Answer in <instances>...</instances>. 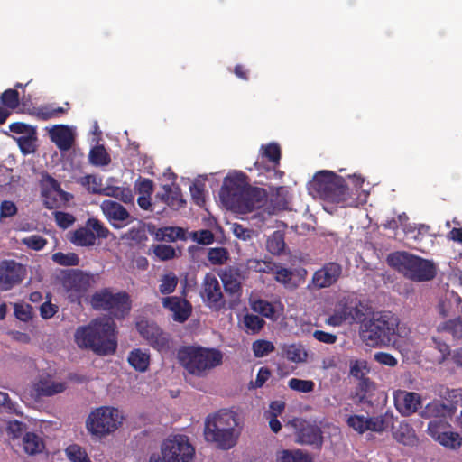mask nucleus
<instances>
[{
  "instance_id": "obj_1",
  "label": "nucleus",
  "mask_w": 462,
  "mask_h": 462,
  "mask_svg": "<svg viewBox=\"0 0 462 462\" xmlns=\"http://www.w3.org/2000/svg\"><path fill=\"white\" fill-rule=\"evenodd\" d=\"M219 196L226 206L240 213L260 208L267 200L266 190L251 186L247 175L242 171L225 178Z\"/></svg>"
},
{
  "instance_id": "obj_2",
  "label": "nucleus",
  "mask_w": 462,
  "mask_h": 462,
  "mask_svg": "<svg viewBox=\"0 0 462 462\" xmlns=\"http://www.w3.org/2000/svg\"><path fill=\"white\" fill-rule=\"evenodd\" d=\"M75 342L79 348L90 349L98 356L112 355L117 348L116 324L103 316L76 329Z\"/></svg>"
},
{
  "instance_id": "obj_3",
  "label": "nucleus",
  "mask_w": 462,
  "mask_h": 462,
  "mask_svg": "<svg viewBox=\"0 0 462 462\" xmlns=\"http://www.w3.org/2000/svg\"><path fill=\"white\" fill-rule=\"evenodd\" d=\"M310 186L323 200L341 204L342 207L357 206L356 198L352 196L345 179L333 171H319L314 175Z\"/></svg>"
},
{
  "instance_id": "obj_4",
  "label": "nucleus",
  "mask_w": 462,
  "mask_h": 462,
  "mask_svg": "<svg viewBox=\"0 0 462 462\" xmlns=\"http://www.w3.org/2000/svg\"><path fill=\"white\" fill-rule=\"evenodd\" d=\"M399 323V318L390 311L376 312L363 322L360 335L368 346H387L395 341Z\"/></svg>"
},
{
  "instance_id": "obj_5",
  "label": "nucleus",
  "mask_w": 462,
  "mask_h": 462,
  "mask_svg": "<svg viewBox=\"0 0 462 462\" xmlns=\"http://www.w3.org/2000/svg\"><path fill=\"white\" fill-rule=\"evenodd\" d=\"M388 263L413 282H429L437 275V265L408 252H395L388 256Z\"/></svg>"
},
{
  "instance_id": "obj_6",
  "label": "nucleus",
  "mask_w": 462,
  "mask_h": 462,
  "mask_svg": "<svg viewBox=\"0 0 462 462\" xmlns=\"http://www.w3.org/2000/svg\"><path fill=\"white\" fill-rule=\"evenodd\" d=\"M222 353L199 346H182L178 351L180 364L191 374L202 377L222 363Z\"/></svg>"
},
{
  "instance_id": "obj_7",
  "label": "nucleus",
  "mask_w": 462,
  "mask_h": 462,
  "mask_svg": "<svg viewBox=\"0 0 462 462\" xmlns=\"http://www.w3.org/2000/svg\"><path fill=\"white\" fill-rule=\"evenodd\" d=\"M90 305L96 310L108 311L116 319H125L132 309V300L126 291L113 293L112 289L97 291L90 298Z\"/></svg>"
},
{
  "instance_id": "obj_8",
  "label": "nucleus",
  "mask_w": 462,
  "mask_h": 462,
  "mask_svg": "<svg viewBox=\"0 0 462 462\" xmlns=\"http://www.w3.org/2000/svg\"><path fill=\"white\" fill-rule=\"evenodd\" d=\"M195 448L185 435H173L161 445V454H152L149 462H192Z\"/></svg>"
},
{
  "instance_id": "obj_9",
  "label": "nucleus",
  "mask_w": 462,
  "mask_h": 462,
  "mask_svg": "<svg viewBox=\"0 0 462 462\" xmlns=\"http://www.w3.org/2000/svg\"><path fill=\"white\" fill-rule=\"evenodd\" d=\"M122 419L116 408L101 406L89 413L86 428L90 434L103 437L116 430L122 424Z\"/></svg>"
},
{
  "instance_id": "obj_10",
  "label": "nucleus",
  "mask_w": 462,
  "mask_h": 462,
  "mask_svg": "<svg viewBox=\"0 0 462 462\" xmlns=\"http://www.w3.org/2000/svg\"><path fill=\"white\" fill-rule=\"evenodd\" d=\"M97 278V274L79 269L65 270L62 272L61 284L69 301L80 302L89 288L96 284Z\"/></svg>"
},
{
  "instance_id": "obj_11",
  "label": "nucleus",
  "mask_w": 462,
  "mask_h": 462,
  "mask_svg": "<svg viewBox=\"0 0 462 462\" xmlns=\"http://www.w3.org/2000/svg\"><path fill=\"white\" fill-rule=\"evenodd\" d=\"M360 300L353 295L342 297L335 305L333 313L328 318L327 324L339 327L343 324L352 325L361 322L365 313Z\"/></svg>"
},
{
  "instance_id": "obj_12",
  "label": "nucleus",
  "mask_w": 462,
  "mask_h": 462,
  "mask_svg": "<svg viewBox=\"0 0 462 462\" xmlns=\"http://www.w3.org/2000/svg\"><path fill=\"white\" fill-rule=\"evenodd\" d=\"M135 327L141 337L157 351L167 353L172 347L170 334L163 331L155 322L143 319L136 322Z\"/></svg>"
},
{
  "instance_id": "obj_13",
  "label": "nucleus",
  "mask_w": 462,
  "mask_h": 462,
  "mask_svg": "<svg viewBox=\"0 0 462 462\" xmlns=\"http://www.w3.org/2000/svg\"><path fill=\"white\" fill-rule=\"evenodd\" d=\"M343 266L337 262H328L314 272L307 284L310 291H319L335 285L342 277Z\"/></svg>"
},
{
  "instance_id": "obj_14",
  "label": "nucleus",
  "mask_w": 462,
  "mask_h": 462,
  "mask_svg": "<svg viewBox=\"0 0 462 462\" xmlns=\"http://www.w3.org/2000/svg\"><path fill=\"white\" fill-rule=\"evenodd\" d=\"M290 423L295 429L297 443L310 446L316 449L322 448L323 432L318 425L300 418H294Z\"/></svg>"
},
{
  "instance_id": "obj_15",
  "label": "nucleus",
  "mask_w": 462,
  "mask_h": 462,
  "mask_svg": "<svg viewBox=\"0 0 462 462\" xmlns=\"http://www.w3.org/2000/svg\"><path fill=\"white\" fill-rule=\"evenodd\" d=\"M43 205L49 209L59 208L72 199V195L64 191L60 184L51 176L46 175L42 181Z\"/></svg>"
},
{
  "instance_id": "obj_16",
  "label": "nucleus",
  "mask_w": 462,
  "mask_h": 462,
  "mask_svg": "<svg viewBox=\"0 0 462 462\" xmlns=\"http://www.w3.org/2000/svg\"><path fill=\"white\" fill-rule=\"evenodd\" d=\"M242 273L239 268L231 267L221 275L225 292L227 296L229 309H235L240 304L242 296Z\"/></svg>"
},
{
  "instance_id": "obj_17",
  "label": "nucleus",
  "mask_w": 462,
  "mask_h": 462,
  "mask_svg": "<svg viewBox=\"0 0 462 462\" xmlns=\"http://www.w3.org/2000/svg\"><path fill=\"white\" fill-rule=\"evenodd\" d=\"M370 367L368 363L363 359H356L350 362L349 374L358 381L356 388V395L363 401L368 393L374 390V383L368 377Z\"/></svg>"
},
{
  "instance_id": "obj_18",
  "label": "nucleus",
  "mask_w": 462,
  "mask_h": 462,
  "mask_svg": "<svg viewBox=\"0 0 462 462\" xmlns=\"http://www.w3.org/2000/svg\"><path fill=\"white\" fill-rule=\"evenodd\" d=\"M26 275L25 267L14 260H4L0 263V289L11 290L19 284Z\"/></svg>"
},
{
  "instance_id": "obj_19",
  "label": "nucleus",
  "mask_w": 462,
  "mask_h": 462,
  "mask_svg": "<svg viewBox=\"0 0 462 462\" xmlns=\"http://www.w3.org/2000/svg\"><path fill=\"white\" fill-rule=\"evenodd\" d=\"M201 297L211 309L219 310L226 307V300L224 299L220 283L212 273H207L204 278Z\"/></svg>"
},
{
  "instance_id": "obj_20",
  "label": "nucleus",
  "mask_w": 462,
  "mask_h": 462,
  "mask_svg": "<svg viewBox=\"0 0 462 462\" xmlns=\"http://www.w3.org/2000/svg\"><path fill=\"white\" fill-rule=\"evenodd\" d=\"M240 431H229L225 429L209 427L205 423L204 435L208 442L215 443L216 446L223 450H227L236 446Z\"/></svg>"
},
{
  "instance_id": "obj_21",
  "label": "nucleus",
  "mask_w": 462,
  "mask_h": 462,
  "mask_svg": "<svg viewBox=\"0 0 462 462\" xmlns=\"http://www.w3.org/2000/svg\"><path fill=\"white\" fill-rule=\"evenodd\" d=\"M162 304L164 309L172 312V319L179 323H184L192 313L191 303L178 296H167L162 298Z\"/></svg>"
},
{
  "instance_id": "obj_22",
  "label": "nucleus",
  "mask_w": 462,
  "mask_h": 462,
  "mask_svg": "<svg viewBox=\"0 0 462 462\" xmlns=\"http://www.w3.org/2000/svg\"><path fill=\"white\" fill-rule=\"evenodd\" d=\"M393 398L396 409L403 416L415 413L421 405V397L417 393L398 390Z\"/></svg>"
},
{
  "instance_id": "obj_23",
  "label": "nucleus",
  "mask_w": 462,
  "mask_h": 462,
  "mask_svg": "<svg viewBox=\"0 0 462 462\" xmlns=\"http://www.w3.org/2000/svg\"><path fill=\"white\" fill-rule=\"evenodd\" d=\"M100 207L106 217L116 228L125 226L124 222L130 217L126 208L116 201L106 199L101 203Z\"/></svg>"
},
{
  "instance_id": "obj_24",
  "label": "nucleus",
  "mask_w": 462,
  "mask_h": 462,
  "mask_svg": "<svg viewBox=\"0 0 462 462\" xmlns=\"http://www.w3.org/2000/svg\"><path fill=\"white\" fill-rule=\"evenodd\" d=\"M209 427L225 429L229 431H239L237 414L230 410L222 409L214 415H209L206 419V422Z\"/></svg>"
},
{
  "instance_id": "obj_25",
  "label": "nucleus",
  "mask_w": 462,
  "mask_h": 462,
  "mask_svg": "<svg viewBox=\"0 0 462 462\" xmlns=\"http://www.w3.org/2000/svg\"><path fill=\"white\" fill-rule=\"evenodd\" d=\"M156 198L173 210H179L186 205V200L183 199L181 189L178 185H163L162 192L157 193Z\"/></svg>"
},
{
  "instance_id": "obj_26",
  "label": "nucleus",
  "mask_w": 462,
  "mask_h": 462,
  "mask_svg": "<svg viewBox=\"0 0 462 462\" xmlns=\"http://www.w3.org/2000/svg\"><path fill=\"white\" fill-rule=\"evenodd\" d=\"M50 138L60 151L69 150L74 143V135L68 125H58L50 131Z\"/></svg>"
},
{
  "instance_id": "obj_27",
  "label": "nucleus",
  "mask_w": 462,
  "mask_h": 462,
  "mask_svg": "<svg viewBox=\"0 0 462 462\" xmlns=\"http://www.w3.org/2000/svg\"><path fill=\"white\" fill-rule=\"evenodd\" d=\"M453 413L454 408L451 405L446 404L439 400H434L425 406L421 411V416L429 419L431 418L432 420H447Z\"/></svg>"
},
{
  "instance_id": "obj_28",
  "label": "nucleus",
  "mask_w": 462,
  "mask_h": 462,
  "mask_svg": "<svg viewBox=\"0 0 462 462\" xmlns=\"http://www.w3.org/2000/svg\"><path fill=\"white\" fill-rule=\"evenodd\" d=\"M33 389L38 397L52 396L62 393L66 389V383L61 382L51 381L48 378L40 379L34 385Z\"/></svg>"
},
{
  "instance_id": "obj_29",
  "label": "nucleus",
  "mask_w": 462,
  "mask_h": 462,
  "mask_svg": "<svg viewBox=\"0 0 462 462\" xmlns=\"http://www.w3.org/2000/svg\"><path fill=\"white\" fill-rule=\"evenodd\" d=\"M276 462H313L312 457L301 449H282L276 452Z\"/></svg>"
},
{
  "instance_id": "obj_30",
  "label": "nucleus",
  "mask_w": 462,
  "mask_h": 462,
  "mask_svg": "<svg viewBox=\"0 0 462 462\" xmlns=\"http://www.w3.org/2000/svg\"><path fill=\"white\" fill-rule=\"evenodd\" d=\"M393 436L397 442L405 446H413L417 441L414 430L407 423H400Z\"/></svg>"
},
{
  "instance_id": "obj_31",
  "label": "nucleus",
  "mask_w": 462,
  "mask_h": 462,
  "mask_svg": "<svg viewBox=\"0 0 462 462\" xmlns=\"http://www.w3.org/2000/svg\"><path fill=\"white\" fill-rule=\"evenodd\" d=\"M127 360L136 371L145 372L150 365V355L140 348H136L129 353Z\"/></svg>"
},
{
  "instance_id": "obj_32",
  "label": "nucleus",
  "mask_w": 462,
  "mask_h": 462,
  "mask_svg": "<svg viewBox=\"0 0 462 462\" xmlns=\"http://www.w3.org/2000/svg\"><path fill=\"white\" fill-rule=\"evenodd\" d=\"M70 242L79 246H90L96 243V236L86 225L85 227H79L72 233Z\"/></svg>"
},
{
  "instance_id": "obj_33",
  "label": "nucleus",
  "mask_w": 462,
  "mask_h": 462,
  "mask_svg": "<svg viewBox=\"0 0 462 462\" xmlns=\"http://www.w3.org/2000/svg\"><path fill=\"white\" fill-rule=\"evenodd\" d=\"M24 451L29 455L41 453L44 449L43 440L34 432H26L23 438Z\"/></svg>"
},
{
  "instance_id": "obj_34",
  "label": "nucleus",
  "mask_w": 462,
  "mask_h": 462,
  "mask_svg": "<svg viewBox=\"0 0 462 462\" xmlns=\"http://www.w3.org/2000/svg\"><path fill=\"white\" fill-rule=\"evenodd\" d=\"M89 162L95 166H106L111 162V158L103 145H97L89 152Z\"/></svg>"
},
{
  "instance_id": "obj_35",
  "label": "nucleus",
  "mask_w": 462,
  "mask_h": 462,
  "mask_svg": "<svg viewBox=\"0 0 462 462\" xmlns=\"http://www.w3.org/2000/svg\"><path fill=\"white\" fill-rule=\"evenodd\" d=\"M438 331L448 332L457 339L462 338V317H457L441 323L438 327Z\"/></svg>"
},
{
  "instance_id": "obj_36",
  "label": "nucleus",
  "mask_w": 462,
  "mask_h": 462,
  "mask_svg": "<svg viewBox=\"0 0 462 462\" xmlns=\"http://www.w3.org/2000/svg\"><path fill=\"white\" fill-rule=\"evenodd\" d=\"M436 441H438L443 447L457 449L460 448L462 444V438L458 433L448 430L441 433L440 436L438 435Z\"/></svg>"
},
{
  "instance_id": "obj_37",
  "label": "nucleus",
  "mask_w": 462,
  "mask_h": 462,
  "mask_svg": "<svg viewBox=\"0 0 462 462\" xmlns=\"http://www.w3.org/2000/svg\"><path fill=\"white\" fill-rule=\"evenodd\" d=\"M284 236L279 231H275L266 243L267 250L273 255L281 254L285 248Z\"/></svg>"
},
{
  "instance_id": "obj_38",
  "label": "nucleus",
  "mask_w": 462,
  "mask_h": 462,
  "mask_svg": "<svg viewBox=\"0 0 462 462\" xmlns=\"http://www.w3.org/2000/svg\"><path fill=\"white\" fill-rule=\"evenodd\" d=\"M0 102L2 106L14 110L18 107L20 103V95L16 89L8 88L0 95Z\"/></svg>"
},
{
  "instance_id": "obj_39",
  "label": "nucleus",
  "mask_w": 462,
  "mask_h": 462,
  "mask_svg": "<svg viewBox=\"0 0 462 462\" xmlns=\"http://www.w3.org/2000/svg\"><path fill=\"white\" fill-rule=\"evenodd\" d=\"M177 285L178 277L174 273L170 272L161 278L159 291L163 295H169L176 290Z\"/></svg>"
},
{
  "instance_id": "obj_40",
  "label": "nucleus",
  "mask_w": 462,
  "mask_h": 462,
  "mask_svg": "<svg viewBox=\"0 0 462 462\" xmlns=\"http://www.w3.org/2000/svg\"><path fill=\"white\" fill-rule=\"evenodd\" d=\"M261 149L263 150V156L265 157L274 168L280 164L282 152L278 143H271L267 145H263Z\"/></svg>"
},
{
  "instance_id": "obj_41",
  "label": "nucleus",
  "mask_w": 462,
  "mask_h": 462,
  "mask_svg": "<svg viewBox=\"0 0 462 462\" xmlns=\"http://www.w3.org/2000/svg\"><path fill=\"white\" fill-rule=\"evenodd\" d=\"M65 452L72 462H91L85 449L77 444L69 445Z\"/></svg>"
},
{
  "instance_id": "obj_42",
  "label": "nucleus",
  "mask_w": 462,
  "mask_h": 462,
  "mask_svg": "<svg viewBox=\"0 0 462 462\" xmlns=\"http://www.w3.org/2000/svg\"><path fill=\"white\" fill-rule=\"evenodd\" d=\"M52 261L62 266H77L79 263V257L75 253L57 252L52 254Z\"/></svg>"
},
{
  "instance_id": "obj_43",
  "label": "nucleus",
  "mask_w": 462,
  "mask_h": 462,
  "mask_svg": "<svg viewBox=\"0 0 462 462\" xmlns=\"http://www.w3.org/2000/svg\"><path fill=\"white\" fill-rule=\"evenodd\" d=\"M449 428L450 425L447 420H431L428 423L427 432L436 440L438 439V435L440 436L441 433L448 430Z\"/></svg>"
},
{
  "instance_id": "obj_44",
  "label": "nucleus",
  "mask_w": 462,
  "mask_h": 462,
  "mask_svg": "<svg viewBox=\"0 0 462 462\" xmlns=\"http://www.w3.org/2000/svg\"><path fill=\"white\" fill-rule=\"evenodd\" d=\"M275 349L274 345L268 340L258 339L255 340L252 345V350L255 357H263Z\"/></svg>"
},
{
  "instance_id": "obj_45",
  "label": "nucleus",
  "mask_w": 462,
  "mask_h": 462,
  "mask_svg": "<svg viewBox=\"0 0 462 462\" xmlns=\"http://www.w3.org/2000/svg\"><path fill=\"white\" fill-rule=\"evenodd\" d=\"M157 236H161L163 241L174 242L184 237V230L181 227L168 226L159 229Z\"/></svg>"
},
{
  "instance_id": "obj_46",
  "label": "nucleus",
  "mask_w": 462,
  "mask_h": 462,
  "mask_svg": "<svg viewBox=\"0 0 462 462\" xmlns=\"http://www.w3.org/2000/svg\"><path fill=\"white\" fill-rule=\"evenodd\" d=\"M36 134H28L17 138V143L22 152L29 154L35 152Z\"/></svg>"
},
{
  "instance_id": "obj_47",
  "label": "nucleus",
  "mask_w": 462,
  "mask_h": 462,
  "mask_svg": "<svg viewBox=\"0 0 462 462\" xmlns=\"http://www.w3.org/2000/svg\"><path fill=\"white\" fill-rule=\"evenodd\" d=\"M243 323L247 330L254 334L262 329L265 322L257 315L246 314L244 316Z\"/></svg>"
},
{
  "instance_id": "obj_48",
  "label": "nucleus",
  "mask_w": 462,
  "mask_h": 462,
  "mask_svg": "<svg viewBox=\"0 0 462 462\" xmlns=\"http://www.w3.org/2000/svg\"><path fill=\"white\" fill-rule=\"evenodd\" d=\"M288 385L291 389L300 393H310L314 390L315 383L311 380H301L298 378H291Z\"/></svg>"
},
{
  "instance_id": "obj_49",
  "label": "nucleus",
  "mask_w": 462,
  "mask_h": 462,
  "mask_svg": "<svg viewBox=\"0 0 462 462\" xmlns=\"http://www.w3.org/2000/svg\"><path fill=\"white\" fill-rule=\"evenodd\" d=\"M189 191L194 203L199 207L203 206L205 203V184L200 181L194 182L190 185Z\"/></svg>"
},
{
  "instance_id": "obj_50",
  "label": "nucleus",
  "mask_w": 462,
  "mask_h": 462,
  "mask_svg": "<svg viewBox=\"0 0 462 462\" xmlns=\"http://www.w3.org/2000/svg\"><path fill=\"white\" fill-rule=\"evenodd\" d=\"M274 263L270 261H263L257 259H249L247 261V268L257 273L273 272Z\"/></svg>"
},
{
  "instance_id": "obj_51",
  "label": "nucleus",
  "mask_w": 462,
  "mask_h": 462,
  "mask_svg": "<svg viewBox=\"0 0 462 462\" xmlns=\"http://www.w3.org/2000/svg\"><path fill=\"white\" fill-rule=\"evenodd\" d=\"M253 310L266 318H273L275 313L273 304L264 300L254 301Z\"/></svg>"
},
{
  "instance_id": "obj_52",
  "label": "nucleus",
  "mask_w": 462,
  "mask_h": 462,
  "mask_svg": "<svg viewBox=\"0 0 462 462\" xmlns=\"http://www.w3.org/2000/svg\"><path fill=\"white\" fill-rule=\"evenodd\" d=\"M53 217L57 226L62 229L69 228L76 221L75 217L67 212L55 211L53 212Z\"/></svg>"
},
{
  "instance_id": "obj_53",
  "label": "nucleus",
  "mask_w": 462,
  "mask_h": 462,
  "mask_svg": "<svg viewBox=\"0 0 462 462\" xmlns=\"http://www.w3.org/2000/svg\"><path fill=\"white\" fill-rule=\"evenodd\" d=\"M86 224L95 234L96 238H106L108 236L109 230L100 220L97 218H88Z\"/></svg>"
},
{
  "instance_id": "obj_54",
  "label": "nucleus",
  "mask_w": 462,
  "mask_h": 462,
  "mask_svg": "<svg viewBox=\"0 0 462 462\" xmlns=\"http://www.w3.org/2000/svg\"><path fill=\"white\" fill-rule=\"evenodd\" d=\"M208 258L213 264H223L228 259V252L223 247L211 248Z\"/></svg>"
},
{
  "instance_id": "obj_55",
  "label": "nucleus",
  "mask_w": 462,
  "mask_h": 462,
  "mask_svg": "<svg viewBox=\"0 0 462 462\" xmlns=\"http://www.w3.org/2000/svg\"><path fill=\"white\" fill-rule=\"evenodd\" d=\"M154 254L162 261L173 259L176 255L175 249L169 245H157L153 249Z\"/></svg>"
},
{
  "instance_id": "obj_56",
  "label": "nucleus",
  "mask_w": 462,
  "mask_h": 462,
  "mask_svg": "<svg viewBox=\"0 0 462 462\" xmlns=\"http://www.w3.org/2000/svg\"><path fill=\"white\" fill-rule=\"evenodd\" d=\"M347 425L359 433L368 430L367 418L361 415H352L347 419Z\"/></svg>"
},
{
  "instance_id": "obj_57",
  "label": "nucleus",
  "mask_w": 462,
  "mask_h": 462,
  "mask_svg": "<svg viewBox=\"0 0 462 462\" xmlns=\"http://www.w3.org/2000/svg\"><path fill=\"white\" fill-rule=\"evenodd\" d=\"M23 244L32 250H42L47 244V240L39 235H32L22 240Z\"/></svg>"
},
{
  "instance_id": "obj_58",
  "label": "nucleus",
  "mask_w": 462,
  "mask_h": 462,
  "mask_svg": "<svg viewBox=\"0 0 462 462\" xmlns=\"http://www.w3.org/2000/svg\"><path fill=\"white\" fill-rule=\"evenodd\" d=\"M134 188L139 195L151 196L153 192V181L150 179L139 178Z\"/></svg>"
},
{
  "instance_id": "obj_59",
  "label": "nucleus",
  "mask_w": 462,
  "mask_h": 462,
  "mask_svg": "<svg viewBox=\"0 0 462 462\" xmlns=\"http://www.w3.org/2000/svg\"><path fill=\"white\" fill-rule=\"evenodd\" d=\"M432 341H433V344H434V347L439 352V356L437 357V361L441 364L443 363L447 358L448 356H450V347L449 346L445 343L444 341L437 338V337H433L432 338Z\"/></svg>"
},
{
  "instance_id": "obj_60",
  "label": "nucleus",
  "mask_w": 462,
  "mask_h": 462,
  "mask_svg": "<svg viewBox=\"0 0 462 462\" xmlns=\"http://www.w3.org/2000/svg\"><path fill=\"white\" fill-rule=\"evenodd\" d=\"M66 112H67V110L60 106L56 107V108H52L50 106H44V107H41L39 109L37 116L42 120H49L52 117L57 116L60 114L63 115Z\"/></svg>"
},
{
  "instance_id": "obj_61",
  "label": "nucleus",
  "mask_w": 462,
  "mask_h": 462,
  "mask_svg": "<svg viewBox=\"0 0 462 462\" xmlns=\"http://www.w3.org/2000/svg\"><path fill=\"white\" fill-rule=\"evenodd\" d=\"M26 430V425L16 420H11L7 425V433L12 439H17L23 435Z\"/></svg>"
},
{
  "instance_id": "obj_62",
  "label": "nucleus",
  "mask_w": 462,
  "mask_h": 462,
  "mask_svg": "<svg viewBox=\"0 0 462 462\" xmlns=\"http://www.w3.org/2000/svg\"><path fill=\"white\" fill-rule=\"evenodd\" d=\"M285 356L288 360L292 362H300L303 360L302 356H306V353L303 352L299 346L295 345H291L287 346L284 351Z\"/></svg>"
},
{
  "instance_id": "obj_63",
  "label": "nucleus",
  "mask_w": 462,
  "mask_h": 462,
  "mask_svg": "<svg viewBox=\"0 0 462 462\" xmlns=\"http://www.w3.org/2000/svg\"><path fill=\"white\" fill-rule=\"evenodd\" d=\"M17 213V208L13 201L4 200L0 204V221L3 218L11 217Z\"/></svg>"
},
{
  "instance_id": "obj_64",
  "label": "nucleus",
  "mask_w": 462,
  "mask_h": 462,
  "mask_svg": "<svg viewBox=\"0 0 462 462\" xmlns=\"http://www.w3.org/2000/svg\"><path fill=\"white\" fill-rule=\"evenodd\" d=\"M32 308L30 305L16 303L14 305L15 317L22 321H28L32 319Z\"/></svg>"
}]
</instances>
